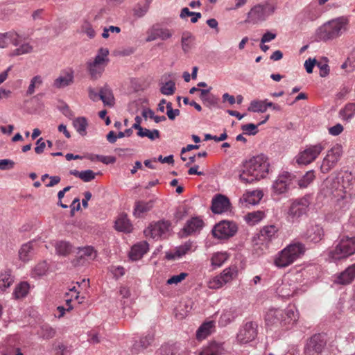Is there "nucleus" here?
<instances>
[{"label":"nucleus","mask_w":355,"mask_h":355,"mask_svg":"<svg viewBox=\"0 0 355 355\" xmlns=\"http://www.w3.org/2000/svg\"><path fill=\"white\" fill-rule=\"evenodd\" d=\"M354 177L351 172L343 171L335 178H328L322 184L321 193L331 197L335 211L343 213L352 203Z\"/></svg>","instance_id":"f257e3e1"},{"label":"nucleus","mask_w":355,"mask_h":355,"mask_svg":"<svg viewBox=\"0 0 355 355\" xmlns=\"http://www.w3.org/2000/svg\"><path fill=\"white\" fill-rule=\"evenodd\" d=\"M269 166L267 157L263 155L254 156L243 164L239 180L244 184L259 181L268 174Z\"/></svg>","instance_id":"f03ea898"},{"label":"nucleus","mask_w":355,"mask_h":355,"mask_svg":"<svg viewBox=\"0 0 355 355\" xmlns=\"http://www.w3.org/2000/svg\"><path fill=\"white\" fill-rule=\"evenodd\" d=\"M304 252V244L299 242L291 243L277 254L274 263L278 268H286L294 263Z\"/></svg>","instance_id":"7ed1b4c3"},{"label":"nucleus","mask_w":355,"mask_h":355,"mask_svg":"<svg viewBox=\"0 0 355 355\" xmlns=\"http://www.w3.org/2000/svg\"><path fill=\"white\" fill-rule=\"evenodd\" d=\"M355 254V237L343 236L329 255L334 261L344 259Z\"/></svg>","instance_id":"20e7f679"},{"label":"nucleus","mask_w":355,"mask_h":355,"mask_svg":"<svg viewBox=\"0 0 355 355\" xmlns=\"http://www.w3.org/2000/svg\"><path fill=\"white\" fill-rule=\"evenodd\" d=\"M348 20L345 17H338L324 24L321 28V37L327 40L336 38L347 29Z\"/></svg>","instance_id":"39448f33"},{"label":"nucleus","mask_w":355,"mask_h":355,"mask_svg":"<svg viewBox=\"0 0 355 355\" xmlns=\"http://www.w3.org/2000/svg\"><path fill=\"white\" fill-rule=\"evenodd\" d=\"M109 51L106 48H101L94 60L87 63V70L92 79L96 80L100 78L107 64Z\"/></svg>","instance_id":"423d86ee"},{"label":"nucleus","mask_w":355,"mask_h":355,"mask_svg":"<svg viewBox=\"0 0 355 355\" xmlns=\"http://www.w3.org/2000/svg\"><path fill=\"white\" fill-rule=\"evenodd\" d=\"M275 12V7L270 4H257L247 14L246 24H257L264 21Z\"/></svg>","instance_id":"0eeeda50"},{"label":"nucleus","mask_w":355,"mask_h":355,"mask_svg":"<svg viewBox=\"0 0 355 355\" xmlns=\"http://www.w3.org/2000/svg\"><path fill=\"white\" fill-rule=\"evenodd\" d=\"M326 144L322 141L314 145L306 146L304 150L300 152L296 157L298 164L307 165L314 162L320 154L325 149Z\"/></svg>","instance_id":"6e6552de"},{"label":"nucleus","mask_w":355,"mask_h":355,"mask_svg":"<svg viewBox=\"0 0 355 355\" xmlns=\"http://www.w3.org/2000/svg\"><path fill=\"white\" fill-rule=\"evenodd\" d=\"M310 201L308 197L294 200L290 205L286 212V219L288 222L295 223L299 220L300 218L306 214Z\"/></svg>","instance_id":"1a4fd4ad"},{"label":"nucleus","mask_w":355,"mask_h":355,"mask_svg":"<svg viewBox=\"0 0 355 355\" xmlns=\"http://www.w3.org/2000/svg\"><path fill=\"white\" fill-rule=\"evenodd\" d=\"M342 155L343 147L340 144H336L329 150L326 156L324 157L320 166L322 173H327L334 168L340 159Z\"/></svg>","instance_id":"9d476101"},{"label":"nucleus","mask_w":355,"mask_h":355,"mask_svg":"<svg viewBox=\"0 0 355 355\" xmlns=\"http://www.w3.org/2000/svg\"><path fill=\"white\" fill-rule=\"evenodd\" d=\"M237 272L238 270L236 266L227 268L223 270L220 275L210 279L207 286L210 289L220 288L234 279L237 276Z\"/></svg>","instance_id":"9b49d317"},{"label":"nucleus","mask_w":355,"mask_h":355,"mask_svg":"<svg viewBox=\"0 0 355 355\" xmlns=\"http://www.w3.org/2000/svg\"><path fill=\"white\" fill-rule=\"evenodd\" d=\"M326 345L327 340L324 335L315 334L308 340L304 347V354L319 355L323 352Z\"/></svg>","instance_id":"f8f14e48"},{"label":"nucleus","mask_w":355,"mask_h":355,"mask_svg":"<svg viewBox=\"0 0 355 355\" xmlns=\"http://www.w3.org/2000/svg\"><path fill=\"white\" fill-rule=\"evenodd\" d=\"M171 223L168 220H159L151 223L144 230V234L146 237H150L153 239L165 237L169 231Z\"/></svg>","instance_id":"ddd939ff"},{"label":"nucleus","mask_w":355,"mask_h":355,"mask_svg":"<svg viewBox=\"0 0 355 355\" xmlns=\"http://www.w3.org/2000/svg\"><path fill=\"white\" fill-rule=\"evenodd\" d=\"M237 232L235 223L223 220L216 224L212 230L213 236L219 239H227L233 236Z\"/></svg>","instance_id":"4468645a"},{"label":"nucleus","mask_w":355,"mask_h":355,"mask_svg":"<svg viewBox=\"0 0 355 355\" xmlns=\"http://www.w3.org/2000/svg\"><path fill=\"white\" fill-rule=\"evenodd\" d=\"M257 324L253 322H248L239 329L236 340L240 344H247L255 339L257 335Z\"/></svg>","instance_id":"2eb2a0df"},{"label":"nucleus","mask_w":355,"mask_h":355,"mask_svg":"<svg viewBox=\"0 0 355 355\" xmlns=\"http://www.w3.org/2000/svg\"><path fill=\"white\" fill-rule=\"evenodd\" d=\"M293 181V176L288 172H283L279 174L272 184L275 193L281 194L286 193L290 189Z\"/></svg>","instance_id":"dca6fc26"},{"label":"nucleus","mask_w":355,"mask_h":355,"mask_svg":"<svg viewBox=\"0 0 355 355\" xmlns=\"http://www.w3.org/2000/svg\"><path fill=\"white\" fill-rule=\"evenodd\" d=\"M324 236L323 228L316 223H310L306 230L302 233V238L309 242L317 243L320 242Z\"/></svg>","instance_id":"f3484780"},{"label":"nucleus","mask_w":355,"mask_h":355,"mask_svg":"<svg viewBox=\"0 0 355 355\" xmlns=\"http://www.w3.org/2000/svg\"><path fill=\"white\" fill-rule=\"evenodd\" d=\"M173 34V31L167 28H162L158 25H154L148 30L146 41L149 42L157 39L166 40L171 38Z\"/></svg>","instance_id":"a211bd4d"},{"label":"nucleus","mask_w":355,"mask_h":355,"mask_svg":"<svg viewBox=\"0 0 355 355\" xmlns=\"http://www.w3.org/2000/svg\"><path fill=\"white\" fill-rule=\"evenodd\" d=\"M355 279V263L348 266L344 271L334 276V283L348 285Z\"/></svg>","instance_id":"6ab92c4d"},{"label":"nucleus","mask_w":355,"mask_h":355,"mask_svg":"<svg viewBox=\"0 0 355 355\" xmlns=\"http://www.w3.org/2000/svg\"><path fill=\"white\" fill-rule=\"evenodd\" d=\"M230 208V202L226 196L217 194L211 201V211L214 214H222Z\"/></svg>","instance_id":"aec40b11"},{"label":"nucleus","mask_w":355,"mask_h":355,"mask_svg":"<svg viewBox=\"0 0 355 355\" xmlns=\"http://www.w3.org/2000/svg\"><path fill=\"white\" fill-rule=\"evenodd\" d=\"M279 227L276 225H267L263 226L259 232V239L266 243L272 242L278 237Z\"/></svg>","instance_id":"412c9836"},{"label":"nucleus","mask_w":355,"mask_h":355,"mask_svg":"<svg viewBox=\"0 0 355 355\" xmlns=\"http://www.w3.org/2000/svg\"><path fill=\"white\" fill-rule=\"evenodd\" d=\"M263 197V193L260 190L246 191L239 200L240 204L243 207L257 205Z\"/></svg>","instance_id":"4be33fe9"},{"label":"nucleus","mask_w":355,"mask_h":355,"mask_svg":"<svg viewBox=\"0 0 355 355\" xmlns=\"http://www.w3.org/2000/svg\"><path fill=\"white\" fill-rule=\"evenodd\" d=\"M284 310L279 309H269L265 316L268 325L280 324L283 326Z\"/></svg>","instance_id":"5701e85b"},{"label":"nucleus","mask_w":355,"mask_h":355,"mask_svg":"<svg viewBox=\"0 0 355 355\" xmlns=\"http://www.w3.org/2000/svg\"><path fill=\"white\" fill-rule=\"evenodd\" d=\"M22 36L15 31H10L6 33H0V40L3 44V48H6L9 44L17 46L21 41Z\"/></svg>","instance_id":"b1692460"},{"label":"nucleus","mask_w":355,"mask_h":355,"mask_svg":"<svg viewBox=\"0 0 355 355\" xmlns=\"http://www.w3.org/2000/svg\"><path fill=\"white\" fill-rule=\"evenodd\" d=\"M96 257V251L94 248L87 246L79 248L77 252V259L76 265L84 264L85 261L94 260Z\"/></svg>","instance_id":"393cba45"},{"label":"nucleus","mask_w":355,"mask_h":355,"mask_svg":"<svg viewBox=\"0 0 355 355\" xmlns=\"http://www.w3.org/2000/svg\"><path fill=\"white\" fill-rule=\"evenodd\" d=\"M204 226L203 220L199 217H193L189 220L184 228L183 232L186 235H190L199 232Z\"/></svg>","instance_id":"a878e982"},{"label":"nucleus","mask_w":355,"mask_h":355,"mask_svg":"<svg viewBox=\"0 0 355 355\" xmlns=\"http://www.w3.org/2000/svg\"><path fill=\"white\" fill-rule=\"evenodd\" d=\"M155 200H150L148 201L139 200L135 204L134 216L137 218L144 216L147 212L152 209L154 206Z\"/></svg>","instance_id":"bb28decb"},{"label":"nucleus","mask_w":355,"mask_h":355,"mask_svg":"<svg viewBox=\"0 0 355 355\" xmlns=\"http://www.w3.org/2000/svg\"><path fill=\"white\" fill-rule=\"evenodd\" d=\"M148 250V244L146 241H141L134 245L130 252L129 256L132 260L140 259Z\"/></svg>","instance_id":"cd10ccee"},{"label":"nucleus","mask_w":355,"mask_h":355,"mask_svg":"<svg viewBox=\"0 0 355 355\" xmlns=\"http://www.w3.org/2000/svg\"><path fill=\"white\" fill-rule=\"evenodd\" d=\"M154 341V333L152 331L148 332L146 335L142 336L139 340L136 341L133 345L132 349L135 351V353H137L140 350L146 349Z\"/></svg>","instance_id":"c85d7f7f"},{"label":"nucleus","mask_w":355,"mask_h":355,"mask_svg":"<svg viewBox=\"0 0 355 355\" xmlns=\"http://www.w3.org/2000/svg\"><path fill=\"white\" fill-rule=\"evenodd\" d=\"M34 243L28 242L23 244L19 250V258L23 262H28L30 261L34 254Z\"/></svg>","instance_id":"c756f323"},{"label":"nucleus","mask_w":355,"mask_h":355,"mask_svg":"<svg viewBox=\"0 0 355 355\" xmlns=\"http://www.w3.org/2000/svg\"><path fill=\"white\" fill-rule=\"evenodd\" d=\"M237 317V311L235 308L225 309L220 316L218 324L221 327H226Z\"/></svg>","instance_id":"7c9ffc66"},{"label":"nucleus","mask_w":355,"mask_h":355,"mask_svg":"<svg viewBox=\"0 0 355 355\" xmlns=\"http://www.w3.org/2000/svg\"><path fill=\"white\" fill-rule=\"evenodd\" d=\"M73 81V72L72 70L64 73V76H60L53 82V87L58 89L70 85Z\"/></svg>","instance_id":"2f4dec72"},{"label":"nucleus","mask_w":355,"mask_h":355,"mask_svg":"<svg viewBox=\"0 0 355 355\" xmlns=\"http://www.w3.org/2000/svg\"><path fill=\"white\" fill-rule=\"evenodd\" d=\"M195 37L193 34L189 31H184L181 37V46L182 51L187 53L189 52L193 46Z\"/></svg>","instance_id":"473e14b6"},{"label":"nucleus","mask_w":355,"mask_h":355,"mask_svg":"<svg viewBox=\"0 0 355 355\" xmlns=\"http://www.w3.org/2000/svg\"><path fill=\"white\" fill-rule=\"evenodd\" d=\"M272 103L268 102L267 100L264 101H258L254 100L252 101L250 106L248 108V110L253 112H265L268 107H271Z\"/></svg>","instance_id":"72a5a7b5"},{"label":"nucleus","mask_w":355,"mask_h":355,"mask_svg":"<svg viewBox=\"0 0 355 355\" xmlns=\"http://www.w3.org/2000/svg\"><path fill=\"white\" fill-rule=\"evenodd\" d=\"M115 228L119 232H130L132 230V225L127 218L126 215H120L115 221Z\"/></svg>","instance_id":"f704fd0d"},{"label":"nucleus","mask_w":355,"mask_h":355,"mask_svg":"<svg viewBox=\"0 0 355 355\" xmlns=\"http://www.w3.org/2000/svg\"><path fill=\"white\" fill-rule=\"evenodd\" d=\"M14 282V277L10 270H6L0 274V290L3 291L9 288Z\"/></svg>","instance_id":"c9c22d12"},{"label":"nucleus","mask_w":355,"mask_h":355,"mask_svg":"<svg viewBox=\"0 0 355 355\" xmlns=\"http://www.w3.org/2000/svg\"><path fill=\"white\" fill-rule=\"evenodd\" d=\"M211 87L208 89H200V98L207 106H215L217 104L218 98L210 94Z\"/></svg>","instance_id":"e433bc0d"},{"label":"nucleus","mask_w":355,"mask_h":355,"mask_svg":"<svg viewBox=\"0 0 355 355\" xmlns=\"http://www.w3.org/2000/svg\"><path fill=\"white\" fill-rule=\"evenodd\" d=\"M223 349L221 343L211 342L207 347L203 349L199 355H220Z\"/></svg>","instance_id":"4c0bfd02"},{"label":"nucleus","mask_w":355,"mask_h":355,"mask_svg":"<svg viewBox=\"0 0 355 355\" xmlns=\"http://www.w3.org/2000/svg\"><path fill=\"white\" fill-rule=\"evenodd\" d=\"M73 126L81 136L87 135V128L88 126L87 120L84 116L75 118L73 120Z\"/></svg>","instance_id":"58836bf2"},{"label":"nucleus","mask_w":355,"mask_h":355,"mask_svg":"<svg viewBox=\"0 0 355 355\" xmlns=\"http://www.w3.org/2000/svg\"><path fill=\"white\" fill-rule=\"evenodd\" d=\"M214 326L213 321L204 322L196 331V338L199 340L206 338L211 334Z\"/></svg>","instance_id":"ea45409f"},{"label":"nucleus","mask_w":355,"mask_h":355,"mask_svg":"<svg viewBox=\"0 0 355 355\" xmlns=\"http://www.w3.org/2000/svg\"><path fill=\"white\" fill-rule=\"evenodd\" d=\"M297 313L294 307H288L284 310L283 326L293 324L297 320Z\"/></svg>","instance_id":"a19ab883"},{"label":"nucleus","mask_w":355,"mask_h":355,"mask_svg":"<svg viewBox=\"0 0 355 355\" xmlns=\"http://www.w3.org/2000/svg\"><path fill=\"white\" fill-rule=\"evenodd\" d=\"M56 253L60 256H67L72 250V246L69 242L65 241H58L55 243Z\"/></svg>","instance_id":"79ce46f5"},{"label":"nucleus","mask_w":355,"mask_h":355,"mask_svg":"<svg viewBox=\"0 0 355 355\" xmlns=\"http://www.w3.org/2000/svg\"><path fill=\"white\" fill-rule=\"evenodd\" d=\"M99 98L105 105H112L114 103V96L111 89L105 86L99 92Z\"/></svg>","instance_id":"37998d69"},{"label":"nucleus","mask_w":355,"mask_h":355,"mask_svg":"<svg viewBox=\"0 0 355 355\" xmlns=\"http://www.w3.org/2000/svg\"><path fill=\"white\" fill-rule=\"evenodd\" d=\"M265 217V214L262 211H256L248 213L245 216V220L248 224L254 225L259 223Z\"/></svg>","instance_id":"c03bdc74"},{"label":"nucleus","mask_w":355,"mask_h":355,"mask_svg":"<svg viewBox=\"0 0 355 355\" xmlns=\"http://www.w3.org/2000/svg\"><path fill=\"white\" fill-rule=\"evenodd\" d=\"M340 115L343 120H350L355 116V103H349L340 110Z\"/></svg>","instance_id":"a18cd8bd"},{"label":"nucleus","mask_w":355,"mask_h":355,"mask_svg":"<svg viewBox=\"0 0 355 355\" xmlns=\"http://www.w3.org/2000/svg\"><path fill=\"white\" fill-rule=\"evenodd\" d=\"M29 288L30 286L27 282H21L16 286L13 292V295L16 299L23 298L28 293Z\"/></svg>","instance_id":"49530a36"},{"label":"nucleus","mask_w":355,"mask_h":355,"mask_svg":"<svg viewBox=\"0 0 355 355\" xmlns=\"http://www.w3.org/2000/svg\"><path fill=\"white\" fill-rule=\"evenodd\" d=\"M229 258L226 252H216L211 258V264L214 268L220 267Z\"/></svg>","instance_id":"de8ad7c7"},{"label":"nucleus","mask_w":355,"mask_h":355,"mask_svg":"<svg viewBox=\"0 0 355 355\" xmlns=\"http://www.w3.org/2000/svg\"><path fill=\"white\" fill-rule=\"evenodd\" d=\"M49 270V265L46 261L39 262L32 270L33 277H40L45 275Z\"/></svg>","instance_id":"09e8293b"},{"label":"nucleus","mask_w":355,"mask_h":355,"mask_svg":"<svg viewBox=\"0 0 355 355\" xmlns=\"http://www.w3.org/2000/svg\"><path fill=\"white\" fill-rule=\"evenodd\" d=\"M16 48L11 53L12 56H19L24 54L31 53L33 51V46L28 42L24 43Z\"/></svg>","instance_id":"8fccbe9b"},{"label":"nucleus","mask_w":355,"mask_h":355,"mask_svg":"<svg viewBox=\"0 0 355 355\" xmlns=\"http://www.w3.org/2000/svg\"><path fill=\"white\" fill-rule=\"evenodd\" d=\"M137 135L140 137H148L149 139L153 141L156 139H159L160 137L159 131L158 130H150L147 128H144L139 130L137 132Z\"/></svg>","instance_id":"3c124183"},{"label":"nucleus","mask_w":355,"mask_h":355,"mask_svg":"<svg viewBox=\"0 0 355 355\" xmlns=\"http://www.w3.org/2000/svg\"><path fill=\"white\" fill-rule=\"evenodd\" d=\"M315 177L314 171H309L298 180L297 184L300 188H306L313 181Z\"/></svg>","instance_id":"603ef678"},{"label":"nucleus","mask_w":355,"mask_h":355,"mask_svg":"<svg viewBox=\"0 0 355 355\" xmlns=\"http://www.w3.org/2000/svg\"><path fill=\"white\" fill-rule=\"evenodd\" d=\"M148 4L137 3L132 8L133 16L137 19L141 18L148 12Z\"/></svg>","instance_id":"864d4df0"},{"label":"nucleus","mask_w":355,"mask_h":355,"mask_svg":"<svg viewBox=\"0 0 355 355\" xmlns=\"http://www.w3.org/2000/svg\"><path fill=\"white\" fill-rule=\"evenodd\" d=\"M43 81L42 78L40 76H34L31 80V83L28 86V88L27 89V95H31L35 92V88L39 87L40 85H42Z\"/></svg>","instance_id":"5fc2aeb1"},{"label":"nucleus","mask_w":355,"mask_h":355,"mask_svg":"<svg viewBox=\"0 0 355 355\" xmlns=\"http://www.w3.org/2000/svg\"><path fill=\"white\" fill-rule=\"evenodd\" d=\"M175 85L173 81L169 80L162 85V86L160 87V92L164 95H166V96L173 95L175 90Z\"/></svg>","instance_id":"6e6d98bb"},{"label":"nucleus","mask_w":355,"mask_h":355,"mask_svg":"<svg viewBox=\"0 0 355 355\" xmlns=\"http://www.w3.org/2000/svg\"><path fill=\"white\" fill-rule=\"evenodd\" d=\"M81 32L85 33L89 38H94L96 35V32L93 28L92 25L88 21H84L80 27Z\"/></svg>","instance_id":"4d7b16f0"},{"label":"nucleus","mask_w":355,"mask_h":355,"mask_svg":"<svg viewBox=\"0 0 355 355\" xmlns=\"http://www.w3.org/2000/svg\"><path fill=\"white\" fill-rule=\"evenodd\" d=\"M259 125H254V123L245 124L241 126V130L244 134L248 135H255L257 132V127Z\"/></svg>","instance_id":"13d9d810"},{"label":"nucleus","mask_w":355,"mask_h":355,"mask_svg":"<svg viewBox=\"0 0 355 355\" xmlns=\"http://www.w3.org/2000/svg\"><path fill=\"white\" fill-rule=\"evenodd\" d=\"M191 245L189 244H185L184 245H182L179 247L177 250L175 251V254L172 255L171 257L168 256V259H175V258H179L185 254L187 253V252L190 250Z\"/></svg>","instance_id":"bf43d9fd"},{"label":"nucleus","mask_w":355,"mask_h":355,"mask_svg":"<svg viewBox=\"0 0 355 355\" xmlns=\"http://www.w3.org/2000/svg\"><path fill=\"white\" fill-rule=\"evenodd\" d=\"M187 276H188V273L181 272L179 275H173L171 277H170L167 280L166 283L168 285L178 284L180 283L182 281H183Z\"/></svg>","instance_id":"052dcab7"},{"label":"nucleus","mask_w":355,"mask_h":355,"mask_svg":"<svg viewBox=\"0 0 355 355\" xmlns=\"http://www.w3.org/2000/svg\"><path fill=\"white\" fill-rule=\"evenodd\" d=\"M95 177L96 173L92 170L89 169L80 171V178L85 182H90L91 180H94Z\"/></svg>","instance_id":"680f3d73"},{"label":"nucleus","mask_w":355,"mask_h":355,"mask_svg":"<svg viewBox=\"0 0 355 355\" xmlns=\"http://www.w3.org/2000/svg\"><path fill=\"white\" fill-rule=\"evenodd\" d=\"M144 117H149L155 121V123H159L162 121H164L166 120L165 116H157L155 114L154 112L152 110H148L144 112Z\"/></svg>","instance_id":"e2e57ef3"},{"label":"nucleus","mask_w":355,"mask_h":355,"mask_svg":"<svg viewBox=\"0 0 355 355\" xmlns=\"http://www.w3.org/2000/svg\"><path fill=\"white\" fill-rule=\"evenodd\" d=\"M42 329V336L46 339L52 338L55 334V331L52 327L44 326Z\"/></svg>","instance_id":"0e129e2a"},{"label":"nucleus","mask_w":355,"mask_h":355,"mask_svg":"<svg viewBox=\"0 0 355 355\" xmlns=\"http://www.w3.org/2000/svg\"><path fill=\"white\" fill-rule=\"evenodd\" d=\"M94 158L98 159V161L105 163H114L115 162V158L113 157H106V156H102V155H92L90 157L91 160H94Z\"/></svg>","instance_id":"69168bd1"},{"label":"nucleus","mask_w":355,"mask_h":355,"mask_svg":"<svg viewBox=\"0 0 355 355\" xmlns=\"http://www.w3.org/2000/svg\"><path fill=\"white\" fill-rule=\"evenodd\" d=\"M343 130L344 128L343 125L340 123H337L336 125L329 128V133L333 136H338L343 131Z\"/></svg>","instance_id":"338daca9"},{"label":"nucleus","mask_w":355,"mask_h":355,"mask_svg":"<svg viewBox=\"0 0 355 355\" xmlns=\"http://www.w3.org/2000/svg\"><path fill=\"white\" fill-rule=\"evenodd\" d=\"M317 61L315 59L309 58L304 62V67L308 73H311L313 72V69L315 64H317Z\"/></svg>","instance_id":"774afa93"}]
</instances>
